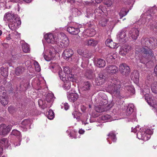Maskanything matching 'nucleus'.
<instances>
[{
    "label": "nucleus",
    "mask_w": 157,
    "mask_h": 157,
    "mask_svg": "<svg viewBox=\"0 0 157 157\" xmlns=\"http://www.w3.org/2000/svg\"><path fill=\"white\" fill-rule=\"evenodd\" d=\"M87 78L89 79H91L95 77V75L91 70H87L85 74Z\"/></svg>",
    "instance_id": "473e14b6"
},
{
    "label": "nucleus",
    "mask_w": 157,
    "mask_h": 157,
    "mask_svg": "<svg viewBox=\"0 0 157 157\" xmlns=\"http://www.w3.org/2000/svg\"><path fill=\"white\" fill-rule=\"evenodd\" d=\"M154 73L157 75V65L155 66L154 70Z\"/></svg>",
    "instance_id": "774afa93"
},
{
    "label": "nucleus",
    "mask_w": 157,
    "mask_h": 157,
    "mask_svg": "<svg viewBox=\"0 0 157 157\" xmlns=\"http://www.w3.org/2000/svg\"><path fill=\"white\" fill-rule=\"evenodd\" d=\"M63 72L67 76L72 72L71 69L68 67H66L64 68Z\"/></svg>",
    "instance_id": "8fccbe9b"
},
{
    "label": "nucleus",
    "mask_w": 157,
    "mask_h": 157,
    "mask_svg": "<svg viewBox=\"0 0 157 157\" xmlns=\"http://www.w3.org/2000/svg\"><path fill=\"white\" fill-rule=\"evenodd\" d=\"M150 45H151L153 47L154 46L155 47L156 45L157 44V40L155 38L152 37L149 39Z\"/></svg>",
    "instance_id": "37998d69"
},
{
    "label": "nucleus",
    "mask_w": 157,
    "mask_h": 157,
    "mask_svg": "<svg viewBox=\"0 0 157 157\" xmlns=\"http://www.w3.org/2000/svg\"><path fill=\"white\" fill-rule=\"evenodd\" d=\"M139 74L137 71H134L131 76V78L135 83H137L139 80Z\"/></svg>",
    "instance_id": "393cba45"
},
{
    "label": "nucleus",
    "mask_w": 157,
    "mask_h": 157,
    "mask_svg": "<svg viewBox=\"0 0 157 157\" xmlns=\"http://www.w3.org/2000/svg\"><path fill=\"white\" fill-rule=\"evenodd\" d=\"M44 37L46 42L48 43L56 44L57 42L58 38L56 35L52 33H48L44 36Z\"/></svg>",
    "instance_id": "9d476101"
},
{
    "label": "nucleus",
    "mask_w": 157,
    "mask_h": 157,
    "mask_svg": "<svg viewBox=\"0 0 157 157\" xmlns=\"http://www.w3.org/2000/svg\"><path fill=\"white\" fill-rule=\"evenodd\" d=\"M151 88L153 93H157V82H154L151 84Z\"/></svg>",
    "instance_id": "79ce46f5"
},
{
    "label": "nucleus",
    "mask_w": 157,
    "mask_h": 157,
    "mask_svg": "<svg viewBox=\"0 0 157 157\" xmlns=\"http://www.w3.org/2000/svg\"><path fill=\"white\" fill-rule=\"evenodd\" d=\"M139 131L137 133V137L139 139H141L144 141H147L149 140L151 137L150 135L152 134L153 130H151L148 128L144 127L139 129L138 126H136L133 129L132 128V131L136 133L138 130Z\"/></svg>",
    "instance_id": "20e7f679"
},
{
    "label": "nucleus",
    "mask_w": 157,
    "mask_h": 157,
    "mask_svg": "<svg viewBox=\"0 0 157 157\" xmlns=\"http://www.w3.org/2000/svg\"><path fill=\"white\" fill-rule=\"evenodd\" d=\"M103 103H101V105L96 106L95 108L96 111L97 112H102L106 111L108 110L109 107L105 106L106 104H107L108 101L106 100H103L101 101Z\"/></svg>",
    "instance_id": "4468645a"
},
{
    "label": "nucleus",
    "mask_w": 157,
    "mask_h": 157,
    "mask_svg": "<svg viewBox=\"0 0 157 157\" xmlns=\"http://www.w3.org/2000/svg\"><path fill=\"white\" fill-rule=\"evenodd\" d=\"M14 39V36H13L11 33L9 34L6 38V40H13Z\"/></svg>",
    "instance_id": "052dcab7"
},
{
    "label": "nucleus",
    "mask_w": 157,
    "mask_h": 157,
    "mask_svg": "<svg viewBox=\"0 0 157 157\" xmlns=\"http://www.w3.org/2000/svg\"><path fill=\"white\" fill-rule=\"evenodd\" d=\"M149 28L152 30L156 31L157 29V24L155 21H153L152 24L148 26Z\"/></svg>",
    "instance_id": "de8ad7c7"
},
{
    "label": "nucleus",
    "mask_w": 157,
    "mask_h": 157,
    "mask_svg": "<svg viewBox=\"0 0 157 157\" xmlns=\"http://www.w3.org/2000/svg\"><path fill=\"white\" fill-rule=\"evenodd\" d=\"M12 34L13 36H14V39H19L20 38V34L18 33L17 32L15 31L12 33Z\"/></svg>",
    "instance_id": "3c124183"
},
{
    "label": "nucleus",
    "mask_w": 157,
    "mask_h": 157,
    "mask_svg": "<svg viewBox=\"0 0 157 157\" xmlns=\"http://www.w3.org/2000/svg\"><path fill=\"white\" fill-rule=\"evenodd\" d=\"M10 145L8 143V140L6 138H3L0 140V147L6 148L8 147Z\"/></svg>",
    "instance_id": "cd10ccee"
},
{
    "label": "nucleus",
    "mask_w": 157,
    "mask_h": 157,
    "mask_svg": "<svg viewBox=\"0 0 157 157\" xmlns=\"http://www.w3.org/2000/svg\"><path fill=\"white\" fill-rule=\"evenodd\" d=\"M95 65L99 68L104 67L106 64V63L104 60L101 59H97L95 60Z\"/></svg>",
    "instance_id": "5701e85b"
},
{
    "label": "nucleus",
    "mask_w": 157,
    "mask_h": 157,
    "mask_svg": "<svg viewBox=\"0 0 157 157\" xmlns=\"http://www.w3.org/2000/svg\"><path fill=\"white\" fill-rule=\"evenodd\" d=\"M134 109L135 107L133 104L132 103L129 104L126 112V116H128L130 115L133 112Z\"/></svg>",
    "instance_id": "c756f323"
},
{
    "label": "nucleus",
    "mask_w": 157,
    "mask_h": 157,
    "mask_svg": "<svg viewBox=\"0 0 157 157\" xmlns=\"http://www.w3.org/2000/svg\"><path fill=\"white\" fill-rule=\"evenodd\" d=\"M113 113H108L101 117V119L103 120H108L109 121L117 120L116 117H113Z\"/></svg>",
    "instance_id": "f3484780"
},
{
    "label": "nucleus",
    "mask_w": 157,
    "mask_h": 157,
    "mask_svg": "<svg viewBox=\"0 0 157 157\" xmlns=\"http://www.w3.org/2000/svg\"><path fill=\"white\" fill-rule=\"evenodd\" d=\"M84 52V51H82V50L80 49H78L77 51V52L78 54L82 56L83 55V54Z\"/></svg>",
    "instance_id": "680f3d73"
},
{
    "label": "nucleus",
    "mask_w": 157,
    "mask_h": 157,
    "mask_svg": "<svg viewBox=\"0 0 157 157\" xmlns=\"http://www.w3.org/2000/svg\"><path fill=\"white\" fill-rule=\"evenodd\" d=\"M154 13H151V14H149V15H148L147 16V17L146 19H145L147 21V20H150V19L151 18L150 17H152L153 16V14H154Z\"/></svg>",
    "instance_id": "338daca9"
},
{
    "label": "nucleus",
    "mask_w": 157,
    "mask_h": 157,
    "mask_svg": "<svg viewBox=\"0 0 157 157\" xmlns=\"http://www.w3.org/2000/svg\"><path fill=\"white\" fill-rule=\"evenodd\" d=\"M49 68L54 73L58 71V75L60 79L63 82L67 81V75H66V74H63L61 68L58 65V64L52 62H51L49 64Z\"/></svg>",
    "instance_id": "39448f33"
},
{
    "label": "nucleus",
    "mask_w": 157,
    "mask_h": 157,
    "mask_svg": "<svg viewBox=\"0 0 157 157\" xmlns=\"http://www.w3.org/2000/svg\"><path fill=\"white\" fill-rule=\"evenodd\" d=\"M18 59V57L17 55H15V56L12 55V59L13 60H15Z\"/></svg>",
    "instance_id": "69168bd1"
},
{
    "label": "nucleus",
    "mask_w": 157,
    "mask_h": 157,
    "mask_svg": "<svg viewBox=\"0 0 157 157\" xmlns=\"http://www.w3.org/2000/svg\"><path fill=\"white\" fill-rule=\"evenodd\" d=\"M131 50V47L128 45H124L122 46L120 49L119 54L123 56H125Z\"/></svg>",
    "instance_id": "6ab92c4d"
},
{
    "label": "nucleus",
    "mask_w": 157,
    "mask_h": 157,
    "mask_svg": "<svg viewBox=\"0 0 157 157\" xmlns=\"http://www.w3.org/2000/svg\"><path fill=\"white\" fill-rule=\"evenodd\" d=\"M34 64L35 66L36 71L37 72H39L40 71V67L38 63L37 62L35 61Z\"/></svg>",
    "instance_id": "864d4df0"
},
{
    "label": "nucleus",
    "mask_w": 157,
    "mask_h": 157,
    "mask_svg": "<svg viewBox=\"0 0 157 157\" xmlns=\"http://www.w3.org/2000/svg\"><path fill=\"white\" fill-rule=\"evenodd\" d=\"M117 57V54L115 53H108L106 57V61L109 63H111Z\"/></svg>",
    "instance_id": "a878e982"
},
{
    "label": "nucleus",
    "mask_w": 157,
    "mask_h": 157,
    "mask_svg": "<svg viewBox=\"0 0 157 157\" xmlns=\"http://www.w3.org/2000/svg\"><path fill=\"white\" fill-rule=\"evenodd\" d=\"M67 78L69 79V78L70 80L72 82L75 81V76L72 74V73H70L67 76Z\"/></svg>",
    "instance_id": "5fc2aeb1"
},
{
    "label": "nucleus",
    "mask_w": 157,
    "mask_h": 157,
    "mask_svg": "<svg viewBox=\"0 0 157 157\" xmlns=\"http://www.w3.org/2000/svg\"><path fill=\"white\" fill-rule=\"evenodd\" d=\"M55 98L54 94L52 93L47 94L46 96V100L48 103L53 101Z\"/></svg>",
    "instance_id": "f704fd0d"
},
{
    "label": "nucleus",
    "mask_w": 157,
    "mask_h": 157,
    "mask_svg": "<svg viewBox=\"0 0 157 157\" xmlns=\"http://www.w3.org/2000/svg\"><path fill=\"white\" fill-rule=\"evenodd\" d=\"M105 77L101 73L98 74L95 80V83L98 86L102 85L105 82Z\"/></svg>",
    "instance_id": "dca6fc26"
},
{
    "label": "nucleus",
    "mask_w": 157,
    "mask_h": 157,
    "mask_svg": "<svg viewBox=\"0 0 157 157\" xmlns=\"http://www.w3.org/2000/svg\"><path fill=\"white\" fill-rule=\"evenodd\" d=\"M75 2V0H67V2L70 3L71 5L74 4Z\"/></svg>",
    "instance_id": "0e129e2a"
},
{
    "label": "nucleus",
    "mask_w": 157,
    "mask_h": 157,
    "mask_svg": "<svg viewBox=\"0 0 157 157\" xmlns=\"http://www.w3.org/2000/svg\"><path fill=\"white\" fill-rule=\"evenodd\" d=\"M4 19L9 21L8 26L10 29L15 30L19 28L21 22L20 17L12 12H8L4 15Z\"/></svg>",
    "instance_id": "7ed1b4c3"
},
{
    "label": "nucleus",
    "mask_w": 157,
    "mask_h": 157,
    "mask_svg": "<svg viewBox=\"0 0 157 157\" xmlns=\"http://www.w3.org/2000/svg\"><path fill=\"white\" fill-rule=\"evenodd\" d=\"M80 114L79 113L76 111H75L73 112L72 113V114L73 116V117L75 118H76L77 119H78L79 118V115Z\"/></svg>",
    "instance_id": "4d7b16f0"
},
{
    "label": "nucleus",
    "mask_w": 157,
    "mask_h": 157,
    "mask_svg": "<svg viewBox=\"0 0 157 157\" xmlns=\"http://www.w3.org/2000/svg\"><path fill=\"white\" fill-rule=\"evenodd\" d=\"M107 22V20L103 18L99 21V24L100 25L103 27L106 25Z\"/></svg>",
    "instance_id": "603ef678"
},
{
    "label": "nucleus",
    "mask_w": 157,
    "mask_h": 157,
    "mask_svg": "<svg viewBox=\"0 0 157 157\" xmlns=\"http://www.w3.org/2000/svg\"><path fill=\"white\" fill-rule=\"evenodd\" d=\"M119 70L121 73L123 75H128L130 72L129 66L125 63H122L119 65Z\"/></svg>",
    "instance_id": "ddd939ff"
},
{
    "label": "nucleus",
    "mask_w": 157,
    "mask_h": 157,
    "mask_svg": "<svg viewBox=\"0 0 157 157\" xmlns=\"http://www.w3.org/2000/svg\"><path fill=\"white\" fill-rule=\"evenodd\" d=\"M141 43L145 47H142L140 52L139 59L140 62L145 64L147 62L150 58L153 57L154 54L152 50L148 48L150 47L149 39L147 38H142Z\"/></svg>",
    "instance_id": "f257e3e1"
},
{
    "label": "nucleus",
    "mask_w": 157,
    "mask_h": 157,
    "mask_svg": "<svg viewBox=\"0 0 157 157\" xmlns=\"http://www.w3.org/2000/svg\"><path fill=\"white\" fill-rule=\"evenodd\" d=\"M67 30L69 33L73 35H77L80 31L79 29L77 27L71 26L67 27Z\"/></svg>",
    "instance_id": "4be33fe9"
},
{
    "label": "nucleus",
    "mask_w": 157,
    "mask_h": 157,
    "mask_svg": "<svg viewBox=\"0 0 157 157\" xmlns=\"http://www.w3.org/2000/svg\"><path fill=\"white\" fill-rule=\"evenodd\" d=\"M23 51L25 53H28L29 51V47L26 43H22L21 45Z\"/></svg>",
    "instance_id": "4c0bfd02"
},
{
    "label": "nucleus",
    "mask_w": 157,
    "mask_h": 157,
    "mask_svg": "<svg viewBox=\"0 0 157 157\" xmlns=\"http://www.w3.org/2000/svg\"><path fill=\"white\" fill-rule=\"evenodd\" d=\"M109 138H110L113 142H115L117 140L115 134L113 132H110L108 135Z\"/></svg>",
    "instance_id": "c03bdc74"
},
{
    "label": "nucleus",
    "mask_w": 157,
    "mask_h": 157,
    "mask_svg": "<svg viewBox=\"0 0 157 157\" xmlns=\"http://www.w3.org/2000/svg\"><path fill=\"white\" fill-rule=\"evenodd\" d=\"M150 89L148 88H144L141 94L144 95L145 99L148 104L156 109L157 108V104L156 101L153 100L152 97L149 95Z\"/></svg>",
    "instance_id": "423d86ee"
},
{
    "label": "nucleus",
    "mask_w": 157,
    "mask_h": 157,
    "mask_svg": "<svg viewBox=\"0 0 157 157\" xmlns=\"http://www.w3.org/2000/svg\"><path fill=\"white\" fill-rule=\"evenodd\" d=\"M73 51L71 48L66 49L63 53V58L67 60H73L75 62H77L78 61V58L77 56L75 57L74 56H72L73 58L71 57L74 54Z\"/></svg>",
    "instance_id": "6e6552de"
},
{
    "label": "nucleus",
    "mask_w": 157,
    "mask_h": 157,
    "mask_svg": "<svg viewBox=\"0 0 157 157\" xmlns=\"http://www.w3.org/2000/svg\"><path fill=\"white\" fill-rule=\"evenodd\" d=\"M130 121L133 122L135 121L136 120V115L135 113H133L129 117Z\"/></svg>",
    "instance_id": "6e6d98bb"
},
{
    "label": "nucleus",
    "mask_w": 157,
    "mask_h": 157,
    "mask_svg": "<svg viewBox=\"0 0 157 157\" xmlns=\"http://www.w3.org/2000/svg\"><path fill=\"white\" fill-rule=\"evenodd\" d=\"M63 105L64 106V108L65 110H67L69 108V105L68 103H66L63 104Z\"/></svg>",
    "instance_id": "e2e57ef3"
},
{
    "label": "nucleus",
    "mask_w": 157,
    "mask_h": 157,
    "mask_svg": "<svg viewBox=\"0 0 157 157\" xmlns=\"http://www.w3.org/2000/svg\"><path fill=\"white\" fill-rule=\"evenodd\" d=\"M83 54V55L82 56L84 57L87 58H90V54L89 53L87 50H85V52H84Z\"/></svg>",
    "instance_id": "13d9d810"
},
{
    "label": "nucleus",
    "mask_w": 157,
    "mask_h": 157,
    "mask_svg": "<svg viewBox=\"0 0 157 157\" xmlns=\"http://www.w3.org/2000/svg\"><path fill=\"white\" fill-rule=\"evenodd\" d=\"M91 85L88 81L84 82L83 84V86L82 88V91H88L90 89Z\"/></svg>",
    "instance_id": "2f4dec72"
},
{
    "label": "nucleus",
    "mask_w": 157,
    "mask_h": 157,
    "mask_svg": "<svg viewBox=\"0 0 157 157\" xmlns=\"http://www.w3.org/2000/svg\"><path fill=\"white\" fill-rule=\"evenodd\" d=\"M105 69L108 73L113 74L116 73L118 71V67L115 65L107 66L106 67Z\"/></svg>",
    "instance_id": "aec40b11"
},
{
    "label": "nucleus",
    "mask_w": 157,
    "mask_h": 157,
    "mask_svg": "<svg viewBox=\"0 0 157 157\" xmlns=\"http://www.w3.org/2000/svg\"><path fill=\"white\" fill-rule=\"evenodd\" d=\"M0 102L2 105H5L8 104V102L6 95V96H4V97L2 96L1 97V99H0Z\"/></svg>",
    "instance_id": "58836bf2"
},
{
    "label": "nucleus",
    "mask_w": 157,
    "mask_h": 157,
    "mask_svg": "<svg viewBox=\"0 0 157 157\" xmlns=\"http://www.w3.org/2000/svg\"><path fill=\"white\" fill-rule=\"evenodd\" d=\"M105 44L107 46L112 48H117V44L115 43H114L111 39H108L105 41Z\"/></svg>",
    "instance_id": "bb28decb"
},
{
    "label": "nucleus",
    "mask_w": 157,
    "mask_h": 157,
    "mask_svg": "<svg viewBox=\"0 0 157 157\" xmlns=\"http://www.w3.org/2000/svg\"><path fill=\"white\" fill-rule=\"evenodd\" d=\"M54 117V113L53 111L51 109H50L48 111V118L50 120L53 119Z\"/></svg>",
    "instance_id": "09e8293b"
},
{
    "label": "nucleus",
    "mask_w": 157,
    "mask_h": 157,
    "mask_svg": "<svg viewBox=\"0 0 157 157\" xmlns=\"http://www.w3.org/2000/svg\"><path fill=\"white\" fill-rule=\"evenodd\" d=\"M72 12L73 15L75 17L80 15L81 13V12L78 9L75 8L72 9Z\"/></svg>",
    "instance_id": "a19ab883"
},
{
    "label": "nucleus",
    "mask_w": 157,
    "mask_h": 157,
    "mask_svg": "<svg viewBox=\"0 0 157 157\" xmlns=\"http://www.w3.org/2000/svg\"><path fill=\"white\" fill-rule=\"evenodd\" d=\"M128 28H126L124 30L122 31L119 33L117 35V39L120 42L122 43L127 41L128 37L126 36V31Z\"/></svg>",
    "instance_id": "9b49d317"
},
{
    "label": "nucleus",
    "mask_w": 157,
    "mask_h": 157,
    "mask_svg": "<svg viewBox=\"0 0 157 157\" xmlns=\"http://www.w3.org/2000/svg\"><path fill=\"white\" fill-rule=\"evenodd\" d=\"M84 33L88 36H93L95 35L96 32L94 29H89L85 31L84 32Z\"/></svg>",
    "instance_id": "7c9ffc66"
},
{
    "label": "nucleus",
    "mask_w": 157,
    "mask_h": 157,
    "mask_svg": "<svg viewBox=\"0 0 157 157\" xmlns=\"http://www.w3.org/2000/svg\"><path fill=\"white\" fill-rule=\"evenodd\" d=\"M128 12V10L127 11L126 9L124 8H122L120 11L119 13V15L121 18L125 16Z\"/></svg>",
    "instance_id": "a18cd8bd"
},
{
    "label": "nucleus",
    "mask_w": 157,
    "mask_h": 157,
    "mask_svg": "<svg viewBox=\"0 0 157 157\" xmlns=\"http://www.w3.org/2000/svg\"><path fill=\"white\" fill-rule=\"evenodd\" d=\"M31 121L29 120L25 119L21 122V127L23 131H26L30 128Z\"/></svg>",
    "instance_id": "a211bd4d"
},
{
    "label": "nucleus",
    "mask_w": 157,
    "mask_h": 157,
    "mask_svg": "<svg viewBox=\"0 0 157 157\" xmlns=\"http://www.w3.org/2000/svg\"><path fill=\"white\" fill-rule=\"evenodd\" d=\"M67 98L68 100L72 102L75 101L78 98V95L76 93H68L67 94Z\"/></svg>",
    "instance_id": "412c9836"
},
{
    "label": "nucleus",
    "mask_w": 157,
    "mask_h": 157,
    "mask_svg": "<svg viewBox=\"0 0 157 157\" xmlns=\"http://www.w3.org/2000/svg\"><path fill=\"white\" fill-rule=\"evenodd\" d=\"M57 42L56 44L60 48H65L69 45V40L68 38L63 33H60L58 35Z\"/></svg>",
    "instance_id": "0eeeda50"
},
{
    "label": "nucleus",
    "mask_w": 157,
    "mask_h": 157,
    "mask_svg": "<svg viewBox=\"0 0 157 157\" xmlns=\"http://www.w3.org/2000/svg\"><path fill=\"white\" fill-rule=\"evenodd\" d=\"M86 44L88 46H95L98 44L97 41L94 39L91 38L86 41Z\"/></svg>",
    "instance_id": "72a5a7b5"
},
{
    "label": "nucleus",
    "mask_w": 157,
    "mask_h": 157,
    "mask_svg": "<svg viewBox=\"0 0 157 157\" xmlns=\"http://www.w3.org/2000/svg\"><path fill=\"white\" fill-rule=\"evenodd\" d=\"M11 125H6L5 124H1L0 125V135H6L8 134L12 128Z\"/></svg>",
    "instance_id": "f8f14e48"
},
{
    "label": "nucleus",
    "mask_w": 157,
    "mask_h": 157,
    "mask_svg": "<svg viewBox=\"0 0 157 157\" xmlns=\"http://www.w3.org/2000/svg\"><path fill=\"white\" fill-rule=\"evenodd\" d=\"M0 73L4 77H6L8 75V72L6 68L2 67L0 69Z\"/></svg>",
    "instance_id": "c9c22d12"
},
{
    "label": "nucleus",
    "mask_w": 157,
    "mask_h": 157,
    "mask_svg": "<svg viewBox=\"0 0 157 157\" xmlns=\"http://www.w3.org/2000/svg\"><path fill=\"white\" fill-rule=\"evenodd\" d=\"M25 69L24 67L22 66L17 67L15 70V73L17 76H20L25 71Z\"/></svg>",
    "instance_id": "c85d7f7f"
},
{
    "label": "nucleus",
    "mask_w": 157,
    "mask_h": 157,
    "mask_svg": "<svg viewBox=\"0 0 157 157\" xmlns=\"http://www.w3.org/2000/svg\"><path fill=\"white\" fill-rule=\"evenodd\" d=\"M56 50L52 46H50L48 50L45 51V54H44V57L45 60L49 61L52 59L56 55Z\"/></svg>",
    "instance_id": "1a4fd4ad"
},
{
    "label": "nucleus",
    "mask_w": 157,
    "mask_h": 157,
    "mask_svg": "<svg viewBox=\"0 0 157 157\" xmlns=\"http://www.w3.org/2000/svg\"><path fill=\"white\" fill-rule=\"evenodd\" d=\"M63 89L66 90L69 89L71 87V82L68 81H66L64 82L63 86Z\"/></svg>",
    "instance_id": "ea45409f"
},
{
    "label": "nucleus",
    "mask_w": 157,
    "mask_h": 157,
    "mask_svg": "<svg viewBox=\"0 0 157 157\" xmlns=\"http://www.w3.org/2000/svg\"><path fill=\"white\" fill-rule=\"evenodd\" d=\"M121 85L122 83L119 79L117 78H111L107 83L106 90L114 96L119 97Z\"/></svg>",
    "instance_id": "f03ea898"
},
{
    "label": "nucleus",
    "mask_w": 157,
    "mask_h": 157,
    "mask_svg": "<svg viewBox=\"0 0 157 157\" xmlns=\"http://www.w3.org/2000/svg\"><path fill=\"white\" fill-rule=\"evenodd\" d=\"M11 135L16 136H18L20 141H21V135L20 132L14 129L12 130L11 132Z\"/></svg>",
    "instance_id": "e433bc0d"
},
{
    "label": "nucleus",
    "mask_w": 157,
    "mask_h": 157,
    "mask_svg": "<svg viewBox=\"0 0 157 157\" xmlns=\"http://www.w3.org/2000/svg\"><path fill=\"white\" fill-rule=\"evenodd\" d=\"M6 95V90H5V88L3 87L0 86V99L2 97H4Z\"/></svg>",
    "instance_id": "49530a36"
},
{
    "label": "nucleus",
    "mask_w": 157,
    "mask_h": 157,
    "mask_svg": "<svg viewBox=\"0 0 157 157\" xmlns=\"http://www.w3.org/2000/svg\"><path fill=\"white\" fill-rule=\"evenodd\" d=\"M104 3L108 7L110 6L112 4V2L111 0H108L107 1H105Z\"/></svg>",
    "instance_id": "bf43d9fd"
},
{
    "label": "nucleus",
    "mask_w": 157,
    "mask_h": 157,
    "mask_svg": "<svg viewBox=\"0 0 157 157\" xmlns=\"http://www.w3.org/2000/svg\"><path fill=\"white\" fill-rule=\"evenodd\" d=\"M38 103L39 106L43 109L47 108H49L51 106V105L46 104L45 101L42 99H39Z\"/></svg>",
    "instance_id": "b1692460"
},
{
    "label": "nucleus",
    "mask_w": 157,
    "mask_h": 157,
    "mask_svg": "<svg viewBox=\"0 0 157 157\" xmlns=\"http://www.w3.org/2000/svg\"><path fill=\"white\" fill-rule=\"evenodd\" d=\"M139 35V31L137 29L132 28L129 31L128 35L134 40H136Z\"/></svg>",
    "instance_id": "2eb2a0df"
}]
</instances>
